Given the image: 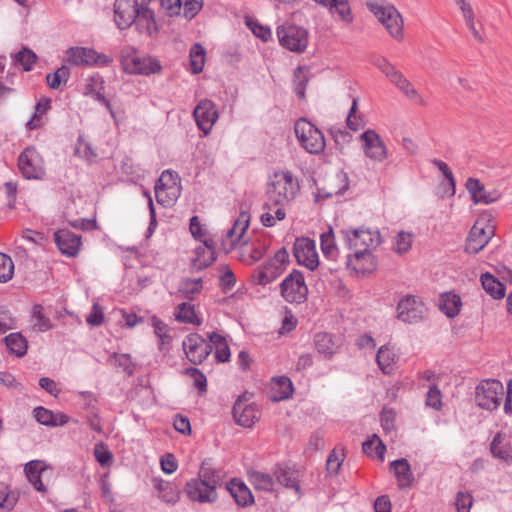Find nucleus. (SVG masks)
I'll list each match as a JSON object with an SVG mask.
<instances>
[{"mask_svg": "<svg viewBox=\"0 0 512 512\" xmlns=\"http://www.w3.org/2000/svg\"><path fill=\"white\" fill-rule=\"evenodd\" d=\"M222 484L221 470L213 466L211 459H205L199 467L197 476L186 482L184 493L192 502L214 504L219 498L217 489Z\"/></svg>", "mask_w": 512, "mask_h": 512, "instance_id": "1", "label": "nucleus"}, {"mask_svg": "<svg viewBox=\"0 0 512 512\" xmlns=\"http://www.w3.org/2000/svg\"><path fill=\"white\" fill-rule=\"evenodd\" d=\"M114 21L121 30L135 24L149 32L155 24V16L153 10L145 3L139 4L137 0H115Z\"/></svg>", "mask_w": 512, "mask_h": 512, "instance_id": "2", "label": "nucleus"}, {"mask_svg": "<svg viewBox=\"0 0 512 512\" xmlns=\"http://www.w3.org/2000/svg\"><path fill=\"white\" fill-rule=\"evenodd\" d=\"M298 190L299 184L290 171L275 172L266 192L267 202L264 207L272 210L276 206H284L295 197Z\"/></svg>", "mask_w": 512, "mask_h": 512, "instance_id": "3", "label": "nucleus"}, {"mask_svg": "<svg viewBox=\"0 0 512 512\" xmlns=\"http://www.w3.org/2000/svg\"><path fill=\"white\" fill-rule=\"evenodd\" d=\"M294 131L301 147L310 154H320L325 149L323 133L306 118L296 121Z\"/></svg>", "mask_w": 512, "mask_h": 512, "instance_id": "4", "label": "nucleus"}, {"mask_svg": "<svg viewBox=\"0 0 512 512\" xmlns=\"http://www.w3.org/2000/svg\"><path fill=\"white\" fill-rule=\"evenodd\" d=\"M367 6L394 39H403V19L394 6L377 2L367 3Z\"/></svg>", "mask_w": 512, "mask_h": 512, "instance_id": "5", "label": "nucleus"}, {"mask_svg": "<svg viewBox=\"0 0 512 512\" xmlns=\"http://www.w3.org/2000/svg\"><path fill=\"white\" fill-rule=\"evenodd\" d=\"M503 395V384L498 380L487 379L476 387L475 401L482 409L494 410L499 407Z\"/></svg>", "mask_w": 512, "mask_h": 512, "instance_id": "6", "label": "nucleus"}, {"mask_svg": "<svg viewBox=\"0 0 512 512\" xmlns=\"http://www.w3.org/2000/svg\"><path fill=\"white\" fill-rule=\"evenodd\" d=\"M347 247L356 251H370L371 247L380 244V234L376 230L360 227L358 229H343L340 231Z\"/></svg>", "mask_w": 512, "mask_h": 512, "instance_id": "7", "label": "nucleus"}, {"mask_svg": "<svg viewBox=\"0 0 512 512\" xmlns=\"http://www.w3.org/2000/svg\"><path fill=\"white\" fill-rule=\"evenodd\" d=\"M281 296L289 303H303L307 299L308 288L302 272L294 269L280 284Z\"/></svg>", "mask_w": 512, "mask_h": 512, "instance_id": "8", "label": "nucleus"}, {"mask_svg": "<svg viewBox=\"0 0 512 512\" xmlns=\"http://www.w3.org/2000/svg\"><path fill=\"white\" fill-rule=\"evenodd\" d=\"M280 44L295 53H302L308 45V31L296 25H281L277 28Z\"/></svg>", "mask_w": 512, "mask_h": 512, "instance_id": "9", "label": "nucleus"}, {"mask_svg": "<svg viewBox=\"0 0 512 512\" xmlns=\"http://www.w3.org/2000/svg\"><path fill=\"white\" fill-rule=\"evenodd\" d=\"M66 61L74 66L107 65L111 58L87 47H71L66 51Z\"/></svg>", "mask_w": 512, "mask_h": 512, "instance_id": "10", "label": "nucleus"}, {"mask_svg": "<svg viewBox=\"0 0 512 512\" xmlns=\"http://www.w3.org/2000/svg\"><path fill=\"white\" fill-rule=\"evenodd\" d=\"M183 350L194 365L201 364L212 352V344L197 333H191L183 340Z\"/></svg>", "mask_w": 512, "mask_h": 512, "instance_id": "11", "label": "nucleus"}, {"mask_svg": "<svg viewBox=\"0 0 512 512\" xmlns=\"http://www.w3.org/2000/svg\"><path fill=\"white\" fill-rule=\"evenodd\" d=\"M360 140L363 143V152L369 159L381 163L388 158L387 146L375 130L364 131L360 135Z\"/></svg>", "mask_w": 512, "mask_h": 512, "instance_id": "12", "label": "nucleus"}, {"mask_svg": "<svg viewBox=\"0 0 512 512\" xmlns=\"http://www.w3.org/2000/svg\"><path fill=\"white\" fill-rule=\"evenodd\" d=\"M494 235V227L490 224H481L480 221L471 228L465 244V251L469 254L480 252Z\"/></svg>", "mask_w": 512, "mask_h": 512, "instance_id": "13", "label": "nucleus"}, {"mask_svg": "<svg viewBox=\"0 0 512 512\" xmlns=\"http://www.w3.org/2000/svg\"><path fill=\"white\" fill-rule=\"evenodd\" d=\"M18 166L27 179H40L44 175L42 160L34 147H27L19 155Z\"/></svg>", "mask_w": 512, "mask_h": 512, "instance_id": "14", "label": "nucleus"}, {"mask_svg": "<svg viewBox=\"0 0 512 512\" xmlns=\"http://www.w3.org/2000/svg\"><path fill=\"white\" fill-rule=\"evenodd\" d=\"M160 4L171 17L183 15L192 19L202 9L203 0H160Z\"/></svg>", "mask_w": 512, "mask_h": 512, "instance_id": "15", "label": "nucleus"}, {"mask_svg": "<svg viewBox=\"0 0 512 512\" xmlns=\"http://www.w3.org/2000/svg\"><path fill=\"white\" fill-rule=\"evenodd\" d=\"M425 306L415 296H406L397 306V318L405 323H417L423 318Z\"/></svg>", "mask_w": 512, "mask_h": 512, "instance_id": "16", "label": "nucleus"}, {"mask_svg": "<svg viewBox=\"0 0 512 512\" xmlns=\"http://www.w3.org/2000/svg\"><path fill=\"white\" fill-rule=\"evenodd\" d=\"M193 116L198 128L207 135L218 119V112L213 101L203 99L194 108Z\"/></svg>", "mask_w": 512, "mask_h": 512, "instance_id": "17", "label": "nucleus"}, {"mask_svg": "<svg viewBox=\"0 0 512 512\" xmlns=\"http://www.w3.org/2000/svg\"><path fill=\"white\" fill-rule=\"evenodd\" d=\"M294 256L300 265L314 270L319 264L315 243L309 238H299L294 244Z\"/></svg>", "mask_w": 512, "mask_h": 512, "instance_id": "18", "label": "nucleus"}, {"mask_svg": "<svg viewBox=\"0 0 512 512\" xmlns=\"http://www.w3.org/2000/svg\"><path fill=\"white\" fill-rule=\"evenodd\" d=\"M124 70L130 74L150 75L161 70L158 60L151 57L132 55L123 61Z\"/></svg>", "mask_w": 512, "mask_h": 512, "instance_id": "19", "label": "nucleus"}, {"mask_svg": "<svg viewBox=\"0 0 512 512\" xmlns=\"http://www.w3.org/2000/svg\"><path fill=\"white\" fill-rule=\"evenodd\" d=\"M346 265L356 274L372 273L377 267V260L370 251H355L346 257Z\"/></svg>", "mask_w": 512, "mask_h": 512, "instance_id": "20", "label": "nucleus"}, {"mask_svg": "<svg viewBox=\"0 0 512 512\" xmlns=\"http://www.w3.org/2000/svg\"><path fill=\"white\" fill-rule=\"evenodd\" d=\"M465 187L475 204L482 203L487 205L496 202L500 198V193L496 189L488 191L485 185L477 178H468Z\"/></svg>", "mask_w": 512, "mask_h": 512, "instance_id": "21", "label": "nucleus"}, {"mask_svg": "<svg viewBox=\"0 0 512 512\" xmlns=\"http://www.w3.org/2000/svg\"><path fill=\"white\" fill-rule=\"evenodd\" d=\"M55 242L62 254L74 257L78 254L81 238L68 229H60L54 234Z\"/></svg>", "mask_w": 512, "mask_h": 512, "instance_id": "22", "label": "nucleus"}, {"mask_svg": "<svg viewBox=\"0 0 512 512\" xmlns=\"http://www.w3.org/2000/svg\"><path fill=\"white\" fill-rule=\"evenodd\" d=\"M232 414L236 423L243 427H252L259 418L256 407L246 404L241 398L234 403Z\"/></svg>", "mask_w": 512, "mask_h": 512, "instance_id": "23", "label": "nucleus"}, {"mask_svg": "<svg viewBox=\"0 0 512 512\" xmlns=\"http://www.w3.org/2000/svg\"><path fill=\"white\" fill-rule=\"evenodd\" d=\"M216 259L213 240H203V245L195 249V257L192 259V268L200 271L210 266Z\"/></svg>", "mask_w": 512, "mask_h": 512, "instance_id": "24", "label": "nucleus"}, {"mask_svg": "<svg viewBox=\"0 0 512 512\" xmlns=\"http://www.w3.org/2000/svg\"><path fill=\"white\" fill-rule=\"evenodd\" d=\"M225 487L237 505L247 507L254 503V496L244 482L234 478L226 483Z\"/></svg>", "mask_w": 512, "mask_h": 512, "instance_id": "25", "label": "nucleus"}, {"mask_svg": "<svg viewBox=\"0 0 512 512\" xmlns=\"http://www.w3.org/2000/svg\"><path fill=\"white\" fill-rule=\"evenodd\" d=\"M166 176L173 177V173L170 170H165L161 177L158 180V183L155 186V194L157 202L160 204H169L177 198L178 188L176 186V182H173V186H167V184L163 183V180Z\"/></svg>", "mask_w": 512, "mask_h": 512, "instance_id": "26", "label": "nucleus"}, {"mask_svg": "<svg viewBox=\"0 0 512 512\" xmlns=\"http://www.w3.org/2000/svg\"><path fill=\"white\" fill-rule=\"evenodd\" d=\"M24 471L29 482L39 492H46V487L43 484L41 477L47 472V468L44 463L39 460H33L25 465Z\"/></svg>", "mask_w": 512, "mask_h": 512, "instance_id": "27", "label": "nucleus"}, {"mask_svg": "<svg viewBox=\"0 0 512 512\" xmlns=\"http://www.w3.org/2000/svg\"><path fill=\"white\" fill-rule=\"evenodd\" d=\"M153 487L158 490L159 497L169 504H175L180 499V491L177 486L160 478H153Z\"/></svg>", "mask_w": 512, "mask_h": 512, "instance_id": "28", "label": "nucleus"}, {"mask_svg": "<svg viewBox=\"0 0 512 512\" xmlns=\"http://www.w3.org/2000/svg\"><path fill=\"white\" fill-rule=\"evenodd\" d=\"M391 469L397 478L400 487H410L414 480L411 466L405 458H400L390 463Z\"/></svg>", "mask_w": 512, "mask_h": 512, "instance_id": "29", "label": "nucleus"}, {"mask_svg": "<svg viewBox=\"0 0 512 512\" xmlns=\"http://www.w3.org/2000/svg\"><path fill=\"white\" fill-rule=\"evenodd\" d=\"M397 359L394 349L386 345L381 346L376 354V362L384 374H391L394 371Z\"/></svg>", "mask_w": 512, "mask_h": 512, "instance_id": "30", "label": "nucleus"}, {"mask_svg": "<svg viewBox=\"0 0 512 512\" xmlns=\"http://www.w3.org/2000/svg\"><path fill=\"white\" fill-rule=\"evenodd\" d=\"M284 270V267H280L268 261L263 266L258 268L257 273L254 275L255 282L258 285L265 286L277 279L284 272Z\"/></svg>", "mask_w": 512, "mask_h": 512, "instance_id": "31", "label": "nucleus"}, {"mask_svg": "<svg viewBox=\"0 0 512 512\" xmlns=\"http://www.w3.org/2000/svg\"><path fill=\"white\" fill-rule=\"evenodd\" d=\"M274 474L281 485L295 489L296 491L300 490L298 472L294 469L278 464L275 468Z\"/></svg>", "mask_w": 512, "mask_h": 512, "instance_id": "32", "label": "nucleus"}, {"mask_svg": "<svg viewBox=\"0 0 512 512\" xmlns=\"http://www.w3.org/2000/svg\"><path fill=\"white\" fill-rule=\"evenodd\" d=\"M250 215L248 212L242 211L238 218L235 220L233 226L227 231V238L231 241V246L236 245V243L241 239L242 235L245 233L249 226Z\"/></svg>", "mask_w": 512, "mask_h": 512, "instance_id": "33", "label": "nucleus"}, {"mask_svg": "<svg viewBox=\"0 0 512 512\" xmlns=\"http://www.w3.org/2000/svg\"><path fill=\"white\" fill-rule=\"evenodd\" d=\"M316 3L329 7L331 13L337 14L341 20L351 22L353 17L351 15L348 0H314Z\"/></svg>", "mask_w": 512, "mask_h": 512, "instance_id": "34", "label": "nucleus"}, {"mask_svg": "<svg viewBox=\"0 0 512 512\" xmlns=\"http://www.w3.org/2000/svg\"><path fill=\"white\" fill-rule=\"evenodd\" d=\"M483 289L494 299H501L505 295V286L490 273H484L481 276Z\"/></svg>", "mask_w": 512, "mask_h": 512, "instance_id": "35", "label": "nucleus"}, {"mask_svg": "<svg viewBox=\"0 0 512 512\" xmlns=\"http://www.w3.org/2000/svg\"><path fill=\"white\" fill-rule=\"evenodd\" d=\"M440 310L449 318L458 315L461 307V299L458 295L453 293H444L441 295Z\"/></svg>", "mask_w": 512, "mask_h": 512, "instance_id": "36", "label": "nucleus"}, {"mask_svg": "<svg viewBox=\"0 0 512 512\" xmlns=\"http://www.w3.org/2000/svg\"><path fill=\"white\" fill-rule=\"evenodd\" d=\"M6 347L9 352L16 355L17 357H22L27 352V340L22 336L21 333H11L7 335L4 339Z\"/></svg>", "mask_w": 512, "mask_h": 512, "instance_id": "37", "label": "nucleus"}, {"mask_svg": "<svg viewBox=\"0 0 512 512\" xmlns=\"http://www.w3.org/2000/svg\"><path fill=\"white\" fill-rule=\"evenodd\" d=\"M504 440V436L501 433H497L491 442L490 450L494 457L508 460L512 458V448Z\"/></svg>", "mask_w": 512, "mask_h": 512, "instance_id": "38", "label": "nucleus"}, {"mask_svg": "<svg viewBox=\"0 0 512 512\" xmlns=\"http://www.w3.org/2000/svg\"><path fill=\"white\" fill-rule=\"evenodd\" d=\"M248 479L256 490L268 492L273 490L274 479L268 473L253 470L248 473Z\"/></svg>", "mask_w": 512, "mask_h": 512, "instance_id": "39", "label": "nucleus"}, {"mask_svg": "<svg viewBox=\"0 0 512 512\" xmlns=\"http://www.w3.org/2000/svg\"><path fill=\"white\" fill-rule=\"evenodd\" d=\"M315 347L319 354L330 358L335 353L336 346L332 336L328 333H318L315 336Z\"/></svg>", "mask_w": 512, "mask_h": 512, "instance_id": "40", "label": "nucleus"}, {"mask_svg": "<svg viewBox=\"0 0 512 512\" xmlns=\"http://www.w3.org/2000/svg\"><path fill=\"white\" fill-rule=\"evenodd\" d=\"M175 317L178 321L183 323H190L196 326L202 324L201 319L195 313L194 306L186 302L178 305Z\"/></svg>", "mask_w": 512, "mask_h": 512, "instance_id": "41", "label": "nucleus"}, {"mask_svg": "<svg viewBox=\"0 0 512 512\" xmlns=\"http://www.w3.org/2000/svg\"><path fill=\"white\" fill-rule=\"evenodd\" d=\"M32 328L39 332H46L52 328V323L48 317L43 313V307L36 304L32 308Z\"/></svg>", "mask_w": 512, "mask_h": 512, "instance_id": "42", "label": "nucleus"}, {"mask_svg": "<svg viewBox=\"0 0 512 512\" xmlns=\"http://www.w3.org/2000/svg\"><path fill=\"white\" fill-rule=\"evenodd\" d=\"M432 163L443 173L447 180V183L444 184L443 194L449 197L454 196L456 192V185L452 171L449 169L448 165L441 160L433 159Z\"/></svg>", "mask_w": 512, "mask_h": 512, "instance_id": "43", "label": "nucleus"}, {"mask_svg": "<svg viewBox=\"0 0 512 512\" xmlns=\"http://www.w3.org/2000/svg\"><path fill=\"white\" fill-rule=\"evenodd\" d=\"M18 498L16 491H11L7 485L0 483V512L11 511L18 502Z\"/></svg>", "mask_w": 512, "mask_h": 512, "instance_id": "44", "label": "nucleus"}, {"mask_svg": "<svg viewBox=\"0 0 512 512\" xmlns=\"http://www.w3.org/2000/svg\"><path fill=\"white\" fill-rule=\"evenodd\" d=\"M190 66L193 74H198L203 70L205 63V49L199 43H195L190 49Z\"/></svg>", "mask_w": 512, "mask_h": 512, "instance_id": "45", "label": "nucleus"}, {"mask_svg": "<svg viewBox=\"0 0 512 512\" xmlns=\"http://www.w3.org/2000/svg\"><path fill=\"white\" fill-rule=\"evenodd\" d=\"M362 450L368 456H373L375 453L381 460H383L386 447L380 438L376 434H373L369 439L363 442Z\"/></svg>", "mask_w": 512, "mask_h": 512, "instance_id": "46", "label": "nucleus"}, {"mask_svg": "<svg viewBox=\"0 0 512 512\" xmlns=\"http://www.w3.org/2000/svg\"><path fill=\"white\" fill-rule=\"evenodd\" d=\"M70 77V69L66 65H62L54 73L46 76L47 85L51 89H58L62 83L66 84Z\"/></svg>", "mask_w": 512, "mask_h": 512, "instance_id": "47", "label": "nucleus"}, {"mask_svg": "<svg viewBox=\"0 0 512 512\" xmlns=\"http://www.w3.org/2000/svg\"><path fill=\"white\" fill-rule=\"evenodd\" d=\"M411 101L421 103L422 99L411 82L402 74L393 83Z\"/></svg>", "mask_w": 512, "mask_h": 512, "instance_id": "48", "label": "nucleus"}, {"mask_svg": "<svg viewBox=\"0 0 512 512\" xmlns=\"http://www.w3.org/2000/svg\"><path fill=\"white\" fill-rule=\"evenodd\" d=\"M321 250L325 257L335 259L337 255V247L332 229L325 232L320 237Z\"/></svg>", "mask_w": 512, "mask_h": 512, "instance_id": "49", "label": "nucleus"}, {"mask_svg": "<svg viewBox=\"0 0 512 512\" xmlns=\"http://www.w3.org/2000/svg\"><path fill=\"white\" fill-rule=\"evenodd\" d=\"M374 65L385 74V76L391 81V83H394L401 75L402 73L396 69V67L390 63L386 58L379 57L374 60Z\"/></svg>", "mask_w": 512, "mask_h": 512, "instance_id": "50", "label": "nucleus"}, {"mask_svg": "<svg viewBox=\"0 0 512 512\" xmlns=\"http://www.w3.org/2000/svg\"><path fill=\"white\" fill-rule=\"evenodd\" d=\"M337 180L342 183V186L339 187L337 190L330 191L327 193H322V191H319L317 195L315 196V201L318 202L320 199H326L330 198L333 195H342L345 193V191L349 188V179L347 173L340 171L336 175Z\"/></svg>", "mask_w": 512, "mask_h": 512, "instance_id": "51", "label": "nucleus"}, {"mask_svg": "<svg viewBox=\"0 0 512 512\" xmlns=\"http://www.w3.org/2000/svg\"><path fill=\"white\" fill-rule=\"evenodd\" d=\"M14 274V263L12 259L4 254L0 253V282L6 283L12 279Z\"/></svg>", "mask_w": 512, "mask_h": 512, "instance_id": "52", "label": "nucleus"}, {"mask_svg": "<svg viewBox=\"0 0 512 512\" xmlns=\"http://www.w3.org/2000/svg\"><path fill=\"white\" fill-rule=\"evenodd\" d=\"M36 59V54L32 50L26 48L19 51L15 55V62L20 64L25 71L31 70L32 65L35 63Z\"/></svg>", "mask_w": 512, "mask_h": 512, "instance_id": "53", "label": "nucleus"}, {"mask_svg": "<svg viewBox=\"0 0 512 512\" xmlns=\"http://www.w3.org/2000/svg\"><path fill=\"white\" fill-rule=\"evenodd\" d=\"M110 360L115 366L122 368L129 376L134 373V364L132 363L129 354L113 353Z\"/></svg>", "mask_w": 512, "mask_h": 512, "instance_id": "54", "label": "nucleus"}, {"mask_svg": "<svg viewBox=\"0 0 512 512\" xmlns=\"http://www.w3.org/2000/svg\"><path fill=\"white\" fill-rule=\"evenodd\" d=\"M357 109H358V99L354 98L353 102H352V106H351L350 111L347 116V126L353 131H358L365 126V120L361 114H359V122H353L357 115Z\"/></svg>", "mask_w": 512, "mask_h": 512, "instance_id": "55", "label": "nucleus"}, {"mask_svg": "<svg viewBox=\"0 0 512 512\" xmlns=\"http://www.w3.org/2000/svg\"><path fill=\"white\" fill-rule=\"evenodd\" d=\"M275 385L278 387L280 395L275 397L274 400H283L289 398L293 393V386L291 380L286 376H281L275 380Z\"/></svg>", "mask_w": 512, "mask_h": 512, "instance_id": "56", "label": "nucleus"}, {"mask_svg": "<svg viewBox=\"0 0 512 512\" xmlns=\"http://www.w3.org/2000/svg\"><path fill=\"white\" fill-rule=\"evenodd\" d=\"M33 414L36 421L39 422L40 424L55 427V414L51 410L39 406L34 409Z\"/></svg>", "mask_w": 512, "mask_h": 512, "instance_id": "57", "label": "nucleus"}, {"mask_svg": "<svg viewBox=\"0 0 512 512\" xmlns=\"http://www.w3.org/2000/svg\"><path fill=\"white\" fill-rule=\"evenodd\" d=\"M94 455L97 462L103 467L109 466L112 463L113 455L103 443L95 445Z\"/></svg>", "mask_w": 512, "mask_h": 512, "instance_id": "58", "label": "nucleus"}, {"mask_svg": "<svg viewBox=\"0 0 512 512\" xmlns=\"http://www.w3.org/2000/svg\"><path fill=\"white\" fill-rule=\"evenodd\" d=\"M185 373L193 379L194 386L199 390V392L206 391L207 380L205 375L199 369L193 367L187 368Z\"/></svg>", "mask_w": 512, "mask_h": 512, "instance_id": "59", "label": "nucleus"}, {"mask_svg": "<svg viewBox=\"0 0 512 512\" xmlns=\"http://www.w3.org/2000/svg\"><path fill=\"white\" fill-rule=\"evenodd\" d=\"M473 504V497L468 492H458L456 495V508L458 512H470Z\"/></svg>", "mask_w": 512, "mask_h": 512, "instance_id": "60", "label": "nucleus"}, {"mask_svg": "<svg viewBox=\"0 0 512 512\" xmlns=\"http://www.w3.org/2000/svg\"><path fill=\"white\" fill-rule=\"evenodd\" d=\"M426 405L435 410L441 409V391L435 384L432 385L427 392Z\"/></svg>", "mask_w": 512, "mask_h": 512, "instance_id": "61", "label": "nucleus"}, {"mask_svg": "<svg viewBox=\"0 0 512 512\" xmlns=\"http://www.w3.org/2000/svg\"><path fill=\"white\" fill-rule=\"evenodd\" d=\"M247 25L249 26V28L251 29L253 34L256 37L262 39L263 41H268L272 36L271 29L267 26H263L262 24H260L258 22L248 20Z\"/></svg>", "mask_w": 512, "mask_h": 512, "instance_id": "62", "label": "nucleus"}, {"mask_svg": "<svg viewBox=\"0 0 512 512\" xmlns=\"http://www.w3.org/2000/svg\"><path fill=\"white\" fill-rule=\"evenodd\" d=\"M221 270L223 274L220 277V286L224 292H227L234 287L236 279L233 271L228 266H222Z\"/></svg>", "mask_w": 512, "mask_h": 512, "instance_id": "63", "label": "nucleus"}, {"mask_svg": "<svg viewBox=\"0 0 512 512\" xmlns=\"http://www.w3.org/2000/svg\"><path fill=\"white\" fill-rule=\"evenodd\" d=\"M412 243V236L409 233L406 232H399L396 236V243H395V250L398 253H405L407 252Z\"/></svg>", "mask_w": 512, "mask_h": 512, "instance_id": "64", "label": "nucleus"}]
</instances>
